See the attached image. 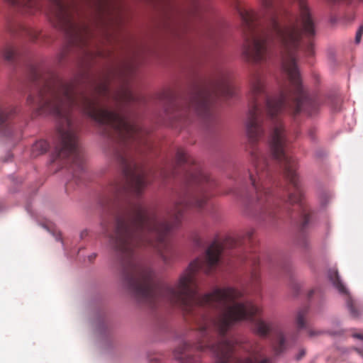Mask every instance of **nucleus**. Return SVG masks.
<instances>
[{"label": "nucleus", "mask_w": 363, "mask_h": 363, "mask_svg": "<svg viewBox=\"0 0 363 363\" xmlns=\"http://www.w3.org/2000/svg\"><path fill=\"white\" fill-rule=\"evenodd\" d=\"M101 224L103 225V228H104L105 232L106 233L108 231V224H106L104 222H103Z\"/></svg>", "instance_id": "5701e85b"}, {"label": "nucleus", "mask_w": 363, "mask_h": 363, "mask_svg": "<svg viewBox=\"0 0 363 363\" xmlns=\"http://www.w3.org/2000/svg\"><path fill=\"white\" fill-rule=\"evenodd\" d=\"M14 113V109L4 108L0 105V130L8 125L10 117Z\"/></svg>", "instance_id": "9b49d317"}, {"label": "nucleus", "mask_w": 363, "mask_h": 363, "mask_svg": "<svg viewBox=\"0 0 363 363\" xmlns=\"http://www.w3.org/2000/svg\"><path fill=\"white\" fill-rule=\"evenodd\" d=\"M38 36H30V38L34 40L35 39H37Z\"/></svg>", "instance_id": "c756f323"}, {"label": "nucleus", "mask_w": 363, "mask_h": 363, "mask_svg": "<svg viewBox=\"0 0 363 363\" xmlns=\"http://www.w3.org/2000/svg\"><path fill=\"white\" fill-rule=\"evenodd\" d=\"M137 100H138V103L139 102V96L138 95Z\"/></svg>", "instance_id": "473e14b6"}, {"label": "nucleus", "mask_w": 363, "mask_h": 363, "mask_svg": "<svg viewBox=\"0 0 363 363\" xmlns=\"http://www.w3.org/2000/svg\"><path fill=\"white\" fill-rule=\"evenodd\" d=\"M49 148L47 141L40 140L34 143L31 147V155L36 157L40 155L45 153Z\"/></svg>", "instance_id": "1a4fd4ad"}, {"label": "nucleus", "mask_w": 363, "mask_h": 363, "mask_svg": "<svg viewBox=\"0 0 363 363\" xmlns=\"http://www.w3.org/2000/svg\"><path fill=\"white\" fill-rule=\"evenodd\" d=\"M252 235H253L252 231H248L246 233L245 238H243L242 239L241 238H228L226 239L224 245H225V246L228 247H237V246L240 245L242 243H244L246 240L250 242V240L252 239Z\"/></svg>", "instance_id": "9d476101"}, {"label": "nucleus", "mask_w": 363, "mask_h": 363, "mask_svg": "<svg viewBox=\"0 0 363 363\" xmlns=\"http://www.w3.org/2000/svg\"><path fill=\"white\" fill-rule=\"evenodd\" d=\"M223 249V245L214 240L203 257L189 264L174 286L159 280L150 268L140 269L138 265V300L143 298L152 308L166 302L195 317L206 308L220 311L213 318L201 314L203 323L199 327V340L194 344L183 342L174 350V357L181 363H197L191 354L194 351L210 352L216 358V363H273L259 343L244 344L237 337L227 335L235 323L247 320L253 324L259 336L272 334V347L276 354L287 350L291 342L279 325L255 318L262 312L259 306L250 301H237L243 294L232 287L217 288L203 296L198 294V273H212L220 262Z\"/></svg>", "instance_id": "f257e3e1"}, {"label": "nucleus", "mask_w": 363, "mask_h": 363, "mask_svg": "<svg viewBox=\"0 0 363 363\" xmlns=\"http://www.w3.org/2000/svg\"><path fill=\"white\" fill-rule=\"evenodd\" d=\"M96 256V255L95 254H92L91 255H90V256L89 257V260H90V261H91L92 259H95Z\"/></svg>", "instance_id": "393cba45"}, {"label": "nucleus", "mask_w": 363, "mask_h": 363, "mask_svg": "<svg viewBox=\"0 0 363 363\" xmlns=\"http://www.w3.org/2000/svg\"><path fill=\"white\" fill-rule=\"evenodd\" d=\"M86 234H87V233H86V231L82 232V233H81V237H83V236H84V235H86Z\"/></svg>", "instance_id": "7c9ffc66"}, {"label": "nucleus", "mask_w": 363, "mask_h": 363, "mask_svg": "<svg viewBox=\"0 0 363 363\" xmlns=\"http://www.w3.org/2000/svg\"><path fill=\"white\" fill-rule=\"evenodd\" d=\"M153 363H162V362H153Z\"/></svg>", "instance_id": "72a5a7b5"}, {"label": "nucleus", "mask_w": 363, "mask_h": 363, "mask_svg": "<svg viewBox=\"0 0 363 363\" xmlns=\"http://www.w3.org/2000/svg\"><path fill=\"white\" fill-rule=\"evenodd\" d=\"M137 131H138V154L140 152V150H139V135L140 134V129L139 128V125H138V129H137Z\"/></svg>", "instance_id": "412c9836"}, {"label": "nucleus", "mask_w": 363, "mask_h": 363, "mask_svg": "<svg viewBox=\"0 0 363 363\" xmlns=\"http://www.w3.org/2000/svg\"><path fill=\"white\" fill-rule=\"evenodd\" d=\"M250 286L255 293L260 290V274L257 269H254L251 273Z\"/></svg>", "instance_id": "4468645a"}, {"label": "nucleus", "mask_w": 363, "mask_h": 363, "mask_svg": "<svg viewBox=\"0 0 363 363\" xmlns=\"http://www.w3.org/2000/svg\"><path fill=\"white\" fill-rule=\"evenodd\" d=\"M176 162L179 166L187 164L192 167L186 170L184 186L167 212L157 213L145 211L138 202V248L140 245H147L160 255L166 264L174 255L169 237L180 223L184 211L188 207L202 208L208 199V189L214 185L210 177L194 164L182 148L177 151Z\"/></svg>", "instance_id": "7ed1b4c3"}, {"label": "nucleus", "mask_w": 363, "mask_h": 363, "mask_svg": "<svg viewBox=\"0 0 363 363\" xmlns=\"http://www.w3.org/2000/svg\"><path fill=\"white\" fill-rule=\"evenodd\" d=\"M167 97L172 106L173 113H169V117L177 121H187L191 112L206 120L210 119L212 116L213 99L211 94L207 91H198L182 107L177 106L172 93H167Z\"/></svg>", "instance_id": "39448f33"}, {"label": "nucleus", "mask_w": 363, "mask_h": 363, "mask_svg": "<svg viewBox=\"0 0 363 363\" xmlns=\"http://www.w3.org/2000/svg\"><path fill=\"white\" fill-rule=\"evenodd\" d=\"M252 262H253V264H256L258 262V261H257V258H255V259L252 260Z\"/></svg>", "instance_id": "bb28decb"}, {"label": "nucleus", "mask_w": 363, "mask_h": 363, "mask_svg": "<svg viewBox=\"0 0 363 363\" xmlns=\"http://www.w3.org/2000/svg\"><path fill=\"white\" fill-rule=\"evenodd\" d=\"M313 293H314V290H311V291L309 292V294H308V296H309V297H311V296H312V295L313 294Z\"/></svg>", "instance_id": "a878e982"}, {"label": "nucleus", "mask_w": 363, "mask_h": 363, "mask_svg": "<svg viewBox=\"0 0 363 363\" xmlns=\"http://www.w3.org/2000/svg\"><path fill=\"white\" fill-rule=\"evenodd\" d=\"M195 243L197 246H201L202 245V241L200 238H196Z\"/></svg>", "instance_id": "4be33fe9"}, {"label": "nucleus", "mask_w": 363, "mask_h": 363, "mask_svg": "<svg viewBox=\"0 0 363 363\" xmlns=\"http://www.w3.org/2000/svg\"><path fill=\"white\" fill-rule=\"evenodd\" d=\"M308 313V307H303L301 308L296 315V322L297 327L299 329H303L306 328V317Z\"/></svg>", "instance_id": "dca6fc26"}, {"label": "nucleus", "mask_w": 363, "mask_h": 363, "mask_svg": "<svg viewBox=\"0 0 363 363\" xmlns=\"http://www.w3.org/2000/svg\"><path fill=\"white\" fill-rule=\"evenodd\" d=\"M206 35L207 36H213L214 35V33H215V28H214V26L212 25V24H210V23H208L206 25Z\"/></svg>", "instance_id": "f3484780"}, {"label": "nucleus", "mask_w": 363, "mask_h": 363, "mask_svg": "<svg viewBox=\"0 0 363 363\" xmlns=\"http://www.w3.org/2000/svg\"><path fill=\"white\" fill-rule=\"evenodd\" d=\"M138 195L139 194L140 190L144 186H147L148 184H150L152 181V179L150 177L147 176L146 174H145L140 168L139 165L138 164Z\"/></svg>", "instance_id": "ddd939ff"}, {"label": "nucleus", "mask_w": 363, "mask_h": 363, "mask_svg": "<svg viewBox=\"0 0 363 363\" xmlns=\"http://www.w3.org/2000/svg\"><path fill=\"white\" fill-rule=\"evenodd\" d=\"M295 1L300 11L298 23L289 22L282 24L279 16L283 11L277 4V46L281 67L288 78L287 83L277 95V111H317L319 103L315 98L309 96L302 84L296 64L302 34L308 38L305 52L308 55L314 54L311 38L315 35V26L306 0Z\"/></svg>", "instance_id": "20e7f679"}, {"label": "nucleus", "mask_w": 363, "mask_h": 363, "mask_svg": "<svg viewBox=\"0 0 363 363\" xmlns=\"http://www.w3.org/2000/svg\"><path fill=\"white\" fill-rule=\"evenodd\" d=\"M1 55L6 61L11 62L16 56V51L12 45H6L1 50Z\"/></svg>", "instance_id": "2eb2a0df"}, {"label": "nucleus", "mask_w": 363, "mask_h": 363, "mask_svg": "<svg viewBox=\"0 0 363 363\" xmlns=\"http://www.w3.org/2000/svg\"><path fill=\"white\" fill-rule=\"evenodd\" d=\"M363 33V25H362L358 30L357 31L356 36H355V42L357 43H359L361 40V38Z\"/></svg>", "instance_id": "a211bd4d"}, {"label": "nucleus", "mask_w": 363, "mask_h": 363, "mask_svg": "<svg viewBox=\"0 0 363 363\" xmlns=\"http://www.w3.org/2000/svg\"><path fill=\"white\" fill-rule=\"evenodd\" d=\"M103 128V134L113 143L112 153L123 167V182H114L110 191L121 203L116 215L114 232L110 237L115 264L124 287L136 292L135 232L136 176L132 170L129 149L135 140V126L118 113H83Z\"/></svg>", "instance_id": "f03ea898"}, {"label": "nucleus", "mask_w": 363, "mask_h": 363, "mask_svg": "<svg viewBox=\"0 0 363 363\" xmlns=\"http://www.w3.org/2000/svg\"><path fill=\"white\" fill-rule=\"evenodd\" d=\"M306 354V350L305 349H301L296 356V359L300 360L304 355Z\"/></svg>", "instance_id": "aec40b11"}, {"label": "nucleus", "mask_w": 363, "mask_h": 363, "mask_svg": "<svg viewBox=\"0 0 363 363\" xmlns=\"http://www.w3.org/2000/svg\"><path fill=\"white\" fill-rule=\"evenodd\" d=\"M56 8L55 17L60 26H67L69 28H74V24L69 11V6L62 0H55Z\"/></svg>", "instance_id": "0eeeda50"}, {"label": "nucleus", "mask_w": 363, "mask_h": 363, "mask_svg": "<svg viewBox=\"0 0 363 363\" xmlns=\"http://www.w3.org/2000/svg\"><path fill=\"white\" fill-rule=\"evenodd\" d=\"M354 337H357L359 339L363 340V335L361 334H355Z\"/></svg>", "instance_id": "b1692460"}, {"label": "nucleus", "mask_w": 363, "mask_h": 363, "mask_svg": "<svg viewBox=\"0 0 363 363\" xmlns=\"http://www.w3.org/2000/svg\"><path fill=\"white\" fill-rule=\"evenodd\" d=\"M9 2L15 6L22 8L28 12H31V9L36 5L35 0H8Z\"/></svg>", "instance_id": "f8f14e48"}, {"label": "nucleus", "mask_w": 363, "mask_h": 363, "mask_svg": "<svg viewBox=\"0 0 363 363\" xmlns=\"http://www.w3.org/2000/svg\"><path fill=\"white\" fill-rule=\"evenodd\" d=\"M216 79H218L216 84L218 93L226 97L233 96L235 89L228 74L223 71L220 72Z\"/></svg>", "instance_id": "6e6552de"}, {"label": "nucleus", "mask_w": 363, "mask_h": 363, "mask_svg": "<svg viewBox=\"0 0 363 363\" xmlns=\"http://www.w3.org/2000/svg\"><path fill=\"white\" fill-rule=\"evenodd\" d=\"M357 351L359 354H361V355H362V356H363V350H359V349H357Z\"/></svg>", "instance_id": "cd10ccee"}, {"label": "nucleus", "mask_w": 363, "mask_h": 363, "mask_svg": "<svg viewBox=\"0 0 363 363\" xmlns=\"http://www.w3.org/2000/svg\"><path fill=\"white\" fill-rule=\"evenodd\" d=\"M328 277L333 286L338 290V291L344 295H346V303L347 308L354 317H357L359 315V311L355 306L354 301L350 296L348 291L344 284L340 280L337 271L335 269H330L328 272Z\"/></svg>", "instance_id": "423d86ee"}, {"label": "nucleus", "mask_w": 363, "mask_h": 363, "mask_svg": "<svg viewBox=\"0 0 363 363\" xmlns=\"http://www.w3.org/2000/svg\"><path fill=\"white\" fill-rule=\"evenodd\" d=\"M301 245H302L303 246L306 245V242H305V240H303V242H302Z\"/></svg>", "instance_id": "2f4dec72"}, {"label": "nucleus", "mask_w": 363, "mask_h": 363, "mask_svg": "<svg viewBox=\"0 0 363 363\" xmlns=\"http://www.w3.org/2000/svg\"><path fill=\"white\" fill-rule=\"evenodd\" d=\"M95 89H96V92L100 95L101 94V92L106 93L107 91V88L105 85H103L102 86H101V85L98 86Z\"/></svg>", "instance_id": "6ab92c4d"}, {"label": "nucleus", "mask_w": 363, "mask_h": 363, "mask_svg": "<svg viewBox=\"0 0 363 363\" xmlns=\"http://www.w3.org/2000/svg\"><path fill=\"white\" fill-rule=\"evenodd\" d=\"M308 334H309L310 336H313V335H314L313 332L311 331V330L308 331Z\"/></svg>", "instance_id": "c85d7f7f"}]
</instances>
